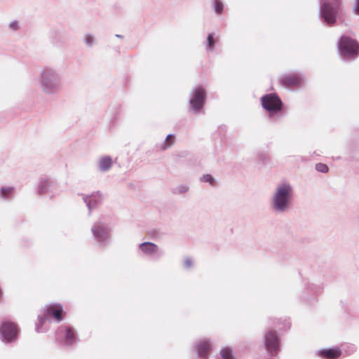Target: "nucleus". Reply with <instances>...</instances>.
<instances>
[{
  "instance_id": "f257e3e1",
  "label": "nucleus",
  "mask_w": 359,
  "mask_h": 359,
  "mask_svg": "<svg viewBox=\"0 0 359 359\" xmlns=\"http://www.w3.org/2000/svg\"><path fill=\"white\" fill-rule=\"evenodd\" d=\"M344 14L342 0H319L318 16L323 24L333 26L342 20Z\"/></svg>"
},
{
  "instance_id": "f03ea898",
  "label": "nucleus",
  "mask_w": 359,
  "mask_h": 359,
  "mask_svg": "<svg viewBox=\"0 0 359 359\" xmlns=\"http://www.w3.org/2000/svg\"><path fill=\"white\" fill-rule=\"evenodd\" d=\"M39 83L41 90L48 95H57L62 87L61 75L52 67H44L40 71Z\"/></svg>"
},
{
  "instance_id": "7ed1b4c3",
  "label": "nucleus",
  "mask_w": 359,
  "mask_h": 359,
  "mask_svg": "<svg viewBox=\"0 0 359 359\" xmlns=\"http://www.w3.org/2000/svg\"><path fill=\"white\" fill-rule=\"evenodd\" d=\"M293 198V188L289 183L283 182L278 184L273 194L271 207L278 213L286 212L289 210Z\"/></svg>"
},
{
  "instance_id": "20e7f679",
  "label": "nucleus",
  "mask_w": 359,
  "mask_h": 359,
  "mask_svg": "<svg viewBox=\"0 0 359 359\" xmlns=\"http://www.w3.org/2000/svg\"><path fill=\"white\" fill-rule=\"evenodd\" d=\"M260 102L263 109L268 112L271 121H276L286 116L284 103L277 93L265 94L261 97Z\"/></svg>"
},
{
  "instance_id": "39448f33",
  "label": "nucleus",
  "mask_w": 359,
  "mask_h": 359,
  "mask_svg": "<svg viewBox=\"0 0 359 359\" xmlns=\"http://www.w3.org/2000/svg\"><path fill=\"white\" fill-rule=\"evenodd\" d=\"M337 45L340 55L344 60H353L359 56V43L350 36H341Z\"/></svg>"
},
{
  "instance_id": "423d86ee",
  "label": "nucleus",
  "mask_w": 359,
  "mask_h": 359,
  "mask_svg": "<svg viewBox=\"0 0 359 359\" xmlns=\"http://www.w3.org/2000/svg\"><path fill=\"white\" fill-rule=\"evenodd\" d=\"M63 308L60 304H53L46 306L44 308V316H39L38 323L36 326L37 332H43L46 329L43 328V325L48 320V318L53 317L56 321L60 322L63 318Z\"/></svg>"
},
{
  "instance_id": "0eeeda50",
  "label": "nucleus",
  "mask_w": 359,
  "mask_h": 359,
  "mask_svg": "<svg viewBox=\"0 0 359 359\" xmlns=\"http://www.w3.org/2000/svg\"><path fill=\"white\" fill-rule=\"evenodd\" d=\"M206 91L202 86H198L191 92L189 99L190 110L194 114L201 113L206 102Z\"/></svg>"
},
{
  "instance_id": "6e6552de",
  "label": "nucleus",
  "mask_w": 359,
  "mask_h": 359,
  "mask_svg": "<svg viewBox=\"0 0 359 359\" xmlns=\"http://www.w3.org/2000/svg\"><path fill=\"white\" fill-rule=\"evenodd\" d=\"M91 231L100 245H104L110 240V228L104 223L95 222L91 228Z\"/></svg>"
},
{
  "instance_id": "1a4fd4ad",
  "label": "nucleus",
  "mask_w": 359,
  "mask_h": 359,
  "mask_svg": "<svg viewBox=\"0 0 359 359\" xmlns=\"http://www.w3.org/2000/svg\"><path fill=\"white\" fill-rule=\"evenodd\" d=\"M0 333L3 341L11 342L15 340L17 338V326L13 323L8 321H4L0 325Z\"/></svg>"
},
{
  "instance_id": "9d476101",
  "label": "nucleus",
  "mask_w": 359,
  "mask_h": 359,
  "mask_svg": "<svg viewBox=\"0 0 359 359\" xmlns=\"http://www.w3.org/2000/svg\"><path fill=\"white\" fill-rule=\"evenodd\" d=\"M266 348L271 354H276L279 351L280 339L276 332L269 331L264 335Z\"/></svg>"
},
{
  "instance_id": "9b49d317",
  "label": "nucleus",
  "mask_w": 359,
  "mask_h": 359,
  "mask_svg": "<svg viewBox=\"0 0 359 359\" xmlns=\"http://www.w3.org/2000/svg\"><path fill=\"white\" fill-rule=\"evenodd\" d=\"M139 250L142 253L148 257H154L159 255L158 246L151 242H144L139 245Z\"/></svg>"
},
{
  "instance_id": "f8f14e48",
  "label": "nucleus",
  "mask_w": 359,
  "mask_h": 359,
  "mask_svg": "<svg viewBox=\"0 0 359 359\" xmlns=\"http://www.w3.org/2000/svg\"><path fill=\"white\" fill-rule=\"evenodd\" d=\"M64 32L60 28H53L49 32V39L55 46H60L62 44Z\"/></svg>"
},
{
  "instance_id": "ddd939ff",
  "label": "nucleus",
  "mask_w": 359,
  "mask_h": 359,
  "mask_svg": "<svg viewBox=\"0 0 359 359\" xmlns=\"http://www.w3.org/2000/svg\"><path fill=\"white\" fill-rule=\"evenodd\" d=\"M107 113L110 124L114 125L119 118L121 105L119 104H112L109 105Z\"/></svg>"
},
{
  "instance_id": "4468645a",
  "label": "nucleus",
  "mask_w": 359,
  "mask_h": 359,
  "mask_svg": "<svg viewBox=\"0 0 359 359\" xmlns=\"http://www.w3.org/2000/svg\"><path fill=\"white\" fill-rule=\"evenodd\" d=\"M302 77L296 74L285 75L282 79V83L286 87H297L301 84Z\"/></svg>"
},
{
  "instance_id": "2eb2a0df",
  "label": "nucleus",
  "mask_w": 359,
  "mask_h": 359,
  "mask_svg": "<svg viewBox=\"0 0 359 359\" xmlns=\"http://www.w3.org/2000/svg\"><path fill=\"white\" fill-rule=\"evenodd\" d=\"M83 199L90 212L95 208L102 201L101 196L98 192L84 197Z\"/></svg>"
},
{
  "instance_id": "dca6fc26",
  "label": "nucleus",
  "mask_w": 359,
  "mask_h": 359,
  "mask_svg": "<svg viewBox=\"0 0 359 359\" xmlns=\"http://www.w3.org/2000/svg\"><path fill=\"white\" fill-rule=\"evenodd\" d=\"M113 164V161L109 156H103L100 158L97 162V169L101 172H105L109 170Z\"/></svg>"
},
{
  "instance_id": "f3484780",
  "label": "nucleus",
  "mask_w": 359,
  "mask_h": 359,
  "mask_svg": "<svg viewBox=\"0 0 359 359\" xmlns=\"http://www.w3.org/2000/svg\"><path fill=\"white\" fill-rule=\"evenodd\" d=\"M65 334V343L67 346L72 345L76 341L74 332L69 328L60 327L57 332V335Z\"/></svg>"
},
{
  "instance_id": "a211bd4d",
  "label": "nucleus",
  "mask_w": 359,
  "mask_h": 359,
  "mask_svg": "<svg viewBox=\"0 0 359 359\" xmlns=\"http://www.w3.org/2000/svg\"><path fill=\"white\" fill-rule=\"evenodd\" d=\"M319 355L326 359H336L341 355V351L339 348L323 349L318 351Z\"/></svg>"
},
{
  "instance_id": "6ab92c4d",
  "label": "nucleus",
  "mask_w": 359,
  "mask_h": 359,
  "mask_svg": "<svg viewBox=\"0 0 359 359\" xmlns=\"http://www.w3.org/2000/svg\"><path fill=\"white\" fill-rule=\"evenodd\" d=\"M211 344L209 341L203 340L201 341L197 344V353L201 358H205L210 350Z\"/></svg>"
},
{
  "instance_id": "aec40b11",
  "label": "nucleus",
  "mask_w": 359,
  "mask_h": 359,
  "mask_svg": "<svg viewBox=\"0 0 359 359\" xmlns=\"http://www.w3.org/2000/svg\"><path fill=\"white\" fill-rule=\"evenodd\" d=\"M218 39L215 36V33H209L207 36L206 39V50L209 52H213L215 50V47L216 43H217Z\"/></svg>"
},
{
  "instance_id": "412c9836",
  "label": "nucleus",
  "mask_w": 359,
  "mask_h": 359,
  "mask_svg": "<svg viewBox=\"0 0 359 359\" xmlns=\"http://www.w3.org/2000/svg\"><path fill=\"white\" fill-rule=\"evenodd\" d=\"M175 136L174 134H169L161 144V149L165 150L174 144Z\"/></svg>"
},
{
  "instance_id": "4be33fe9",
  "label": "nucleus",
  "mask_w": 359,
  "mask_h": 359,
  "mask_svg": "<svg viewBox=\"0 0 359 359\" xmlns=\"http://www.w3.org/2000/svg\"><path fill=\"white\" fill-rule=\"evenodd\" d=\"M83 42L86 47L92 48L95 43V38L93 34L86 33L83 36Z\"/></svg>"
},
{
  "instance_id": "5701e85b",
  "label": "nucleus",
  "mask_w": 359,
  "mask_h": 359,
  "mask_svg": "<svg viewBox=\"0 0 359 359\" xmlns=\"http://www.w3.org/2000/svg\"><path fill=\"white\" fill-rule=\"evenodd\" d=\"M213 7L216 14L220 15L224 11V4L221 0H214Z\"/></svg>"
},
{
  "instance_id": "b1692460",
  "label": "nucleus",
  "mask_w": 359,
  "mask_h": 359,
  "mask_svg": "<svg viewBox=\"0 0 359 359\" xmlns=\"http://www.w3.org/2000/svg\"><path fill=\"white\" fill-rule=\"evenodd\" d=\"M222 359H235L229 348H223L220 351Z\"/></svg>"
},
{
  "instance_id": "393cba45",
  "label": "nucleus",
  "mask_w": 359,
  "mask_h": 359,
  "mask_svg": "<svg viewBox=\"0 0 359 359\" xmlns=\"http://www.w3.org/2000/svg\"><path fill=\"white\" fill-rule=\"evenodd\" d=\"M14 192L13 187H2L1 189V196L3 198H7L12 195Z\"/></svg>"
},
{
  "instance_id": "a878e982",
  "label": "nucleus",
  "mask_w": 359,
  "mask_h": 359,
  "mask_svg": "<svg viewBox=\"0 0 359 359\" xmlns=\"http://www.w3.org/2000/svg\"><path fill=\"white\" fill-rule=\"evenodd\" d=\"M50 181H40L38 184V189L39 193H45L47 191L48 187L50 186Z\"/></svg>"
},
{
  "instance_id": "bb28decb",
  "label": "nucleus",
  "mask_w": 359,
  "mask_h": 359,
  "mask_svg": "<svg viewBox=\"0 0 359 359\" xmlns=\"http://www.w3.org/2000/svg\"><path fill=\"white\" fill-rule=\"evenodd\" d=\"M315 168H316V171L321 172V173H326L329 170L328 166L326 164L323 163H316Z\"/></svg>"
},
{
  "instance_id": "cd10ccee",
  "label": "nucleus",
  "mask_w": 359,
  "mask_h": 359,
  "mask_svg": "<svg viewBox=\"0 0 359 359\" xmlns=\"http://www.w3.org/2000/svg\"><path fill=\"white\" fill-rule=\"evenodd\" d=\"M189 187L184 184H181L178 187H175L173 190L175 194H183L187 191Z\"/></svg>"
},
{
  "instance_id": "c85d7f7f",
  "label": "nucleus",
  "mask_w": 359,
  "mask_h": 359,
  "mask_svg": "<svg viewBox=\"0 0 359 359\" xmlns=\"http://www.w3.org/2000/svg\"><path fill=\"white\" fill-rule=\"evenodd\" d=\"M257 160L259 161H261L264 165L267 164V163L269 161L268 154H266V153H264V152L258 154Z\"/></svg>"
},
{
  "instance_id": "c756f323",
  "label": "nucleus",
  "mask_w": 359,
  "mask_h": 359,
  "mask_svg": "<svg viewBox=\"0 0 359 359\" xmlns=\"http://www.w3.org/2000/svg\"><path fill=\"white\" fill-rule=\"evenodd\" d=\"M345 346L347 348V350L344 348V350L346 352V355H351L356 351V348L354 345L349 344L346 345Z\"/></svg>"
},
{
  "instance_id": "7c9ffc66",
  "label": "nucleus",
  "mask_w": 359,
  "mask_h": 359,
  "mask_svg": "<svg viewBox=\"0 0 359 359\" xmlns=\"http://www.w3.org/2000/svg\"><path fill=\"white\" fill-rule=\"evenodd\" d=\"M9 27L12 30H18L19 29L18 22L17 20H13L9 24Z\"/></svg>"
},
{
  "instance_id": "2f4dec72",
  "label": "nucleus",
  "mask_w": 359,
  "mask_h": 359,
  "mask_svg": "<svg viewBox=\"0 0 359 359\" xmlns=\"http://www.w3.org/2000/svg\"><path fill=\"white\" fill-rule=\"evenodd\" d=\"M184 266L186 268L189 269L193 266V261L190 258H187L184 260Z\"/></svg>"
},
{
  "instance_id": "473e14b6",
  "label": "nucleus",
  "mask_w": 359,
  "mask_h": 359,
  "mask_svg": "<svg viewBox=\"0 0 359 359\" xmlns=\"http://www.w3.org/2000/svg\"><path fill=\"white\" fill-rule=\"evenodd\" d=\"M199 180H215L210 174L203 175Z\"/></svg>"
},
{
  "instance_id": "72a5a7b5",
  "label": "nucleus",
  "mask_w": 359,
  "mask_h": 359,
  "mask_svg": "<svg viewBox=\"0 0 359 359\" xmlns=\"http://www.w3.org/2000/svg\"><path fill=\"white\" fill-rule=\"evenodd\" d=\"M354 11L359 15V0L355 1Z\"/></svg>"
},
{
  "instance_id": "f704fd0d",
  "label": "nucleus",
  "mask_w": 359,
  "mask_h": 359,
  "mask_svg": "<svg viewBox=\"0 0 359 359\" xmlns=\"http://www.w3.org/2000/svg\"><path fill=\"white\" fill-rule=\"evenodd\" d=\"M116 37L118 38V39H123V36L121 35V34H116L115 35Z\"/></svg>"
},
{
  "instance_id": "c9c22d12",
  "label": "nucleus",
  "mask_w": 359,
  "mask_h": 359,
  "mask_svg": "<svg viewBox=\"0 0 359 359\" xmlns=\"http://www.w3.org/2000/svg\"><path fill=\"white\" fill-rule=\"evenodd\" d=\"M209 182H210V184L211 185H212V182H213V181L210 180V181H209Z\"/></svg>"
}]
</instances>
